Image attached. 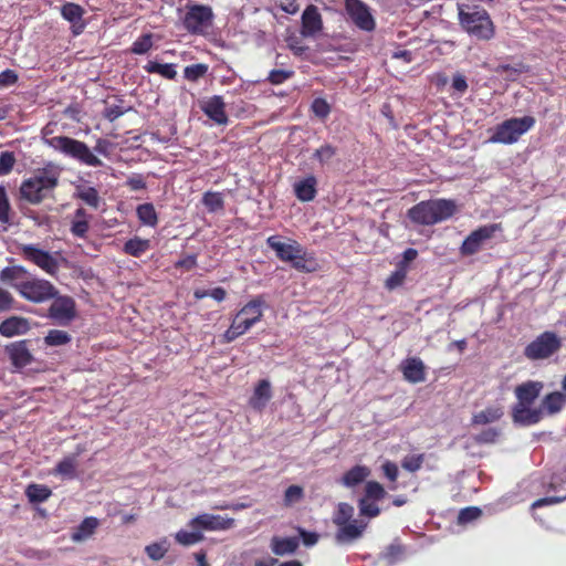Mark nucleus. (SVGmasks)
Wrapping results in <instances>:
<instances>
[{
    "label": "nucleus",
    "mask_w": 566,
    "mask_h": 566,
    "mask_svg": "<svg viewBox=\"0 0 566 566\" xmlns=\"http://www.w3.org/2000/svg\"><path fill=\"white\" fill-rule=\"evenodd\" d=\"M458 19L461 28L472 38L490 41L495 35V25L489 12L479 6L459 4Z\"/></svg>",
    "instance_id": "obj_1"
},
{
    "label": "nucleus",
    "mask_w": 566,
    "mask_h": 566,
    "mask_svg": "<svg viewBox=\"0 0 566 566\" xmlns=\"http://www.w3.org/2000/svg\"><path fill=\"white\" fill-rule=\"evenodd\" d=\"M168 549L169 543L166 538H163L159 542H155L147 545L145 547V553L151 560L157 562L164 558Z\"/></svg>",
    "instance_id": "obj_43"
},
{
    "label": "nucleus",
    "mask_w": 566,
    "mask_h": 566,
    "mask_svg": "<svg viewBox=\"0 0 566 566\" xmlns=\"http://www.w3.org/2000/svg\"><path fill=\"white\" fill-rule=\"evenodd\" d=\"M266 307V302L263 295H258L249 301L237 314L235 318L239 319L241 316L255 317L258 316L256 323L261 322L263 317V308Z\"/></svg>",
    "instance_id": "obj_31"
},
{
    "label": "nucleus",
    "mask_w": 566,
    "mask_h": 566,
    "mask_svg": "<svg viewBox=\"0 0 566 566\" xmlns=\"http://www.w3.org/2000/svg\"><path fill=\"white\" fill-rule=\"evenodd\" d=\"M512 421L518 427H530L543 419V408H532L526 405H513L511 409Z\"/></svg>",
    "instance_id": "obj_17"
},
{
    "label": "nucleus",
    "mask_w": 566,
    "mask_h": 566,
    "mask_svg": "<svg viewBox=\"0 0 566 566\" xmlns=\"http://www.w3.org/2000/svg\"><path fill=\"white\" fill-rule=\"evenodd\" d=\"M304 496V491L300 485H290L284 492V504L290 506L300 502Z\"/></svg>",
    "instance_id": "obj_59"
},
{
    "label": "nucleus",
    "mask_w": 566,
    "mask_h": 566,
    "mask_svg": "<svg viewBox=\"0 0 566 566\" xmlns=\"http://www.w3.org/2000/svg\"><path fill=\"white\" fill-rule=\"evenodd\" d=\"M370 473L368 467L356 464L342 475L339 483L347 489H354L365 482Z\"/></svg>",
    "instance_id": "obj_27"
},
{
    "label": "nucleus",
    "mask_w": 566,
    "mask_h": 566,
    "mask_svg": "<svg viewBox=\"0 0 566 566\" xmlns=\"http://www.w3.org/2000/svg\"><path fill=\"white\" fill-rule=\"evenodd\" d=\"M407 272L396 266V270L386 279L385 287L389 291H394L401 286L406 280Z\"/></svg>",
    "instance_id": "obj_55"
},
{
    "label": "nucleus",
    "mask_w": 566,
    "mask_h": 566,
    "mask_svg": "<svg viewBox=\"0 0 566 566\" xmlns=\"http://www.w3.org/2000/svg\"><path fill=\"white\" fill-rule=\"evenodd\" d=\"M501 230V226L497 223H490L478 228L472 231L462 242L460 252L462 255H473L479 252L483 243L491 239L497 231Z\"/></svg>",
    "instance_id": "obj_11"
},
{
    "label": "nucleus",
    "mask_w": 566,
    "mask_h": 566,
    "mask_svg": "<svg viewBox=\"0 0 566 566\" xmlns=\"http://www.w3.org/2000/svg\"><path fill=\"white\" fill-rule=\"evenodd\" d=\"M49 307V317L56 321L60 325L69 324L76 315L75 302L70 296L53 297Z\"/></svg>",
    "instance_id": "obj_14"
},
{
    "label": "nucleus",
    "mask_w": 566,
    "mask_h": 566,
    "mask_svg": "<svg viewBox=\"0 0 566 566\" xmlns=\"http://www.w3.org/2000/svg\"><path fill=\"white\" fill-rule=\"evenodd\" d=\"M153 48V34L144 33L137 38L132 46L130 52L137 55L146 54Z\"/></svg>",
    "instance_id": "obj_48"
},
{
    "label": "nucleus",
    "mask_w": 566,
    "mask_h": 566,
    "mask_svg": "<svg viewBox=\"0 0 566 566\" xmlns=\"http://www.w3.org/2000/svg\"><path fill=\"white\" fill-rule=\"evenodd\" d=\"M504 415L503 408L500 406H490L476 412L472 417V424H489L499 421Z\"/></svg>",
    "instance_id": "obj_34"
},
{
    "label": "nucleus",
    "mask_w": 566,
    "mask_h": 566,
    "mask_svg": "<svg viewBox=\"0 0 566 566\" xmlns=\"http://www.w3.org/2000/svg\"><path fill=\"white\" fill-rule=\"evenodd\" d=\"M387 496L386 489L377 481H367L365 484L364 495L361 497H365L370 501L379 502L384 500Z\"/></svg>",
    "instance_id": "obj_42"
},
{
    "label": "nucleus",
    "mask_w": 566,
    "mask_h": 566,
    "mask_svg": "<svg viewBox=\"0 0 566 566\" xmlns=\"http://www.w3.org/2000/svg\"><path fill=\"white\" fill-rule=\"evenodd\" d=\"M71 340V335L67 332L61 329H50L44 337L45 345L51 347L66 345Z\"/></svg>",
    "instance_id": "obj_44"
},
{
    "label": "nucleus",
    "mask_w": 566,
    "mask_h": 566,
    "mask_svg": "<svg viewBox=\"0 0 566 566\" xmlns=\"http://www.w3.org/2000/svg\"><path fill=\"white\" fill-rule=\"evenodd\" d=\"M418 256V251L413 248H408L402 252L401 260L396 264L397 268L402 269L408 273L409 263Z\"/></svg>",
    "instance_id": "obj_62"
},
{
    "label": "nucleus",
    "mask_w": 566,
    "mask_h": 566,
    "mask_svg": "<svg viewBox=\"0 0 566 566\" xmlns=\"http://www.w3.org/2000/svg\"><path fill=\"white\" fill-rule=\"evenodd\" d=\"M82 452L83 448L78 446L75 453L64 457L56 463L53 473L64 480H74L76 478L77 458Z\"/></svg>",
    "instance_id": "obj_26"
},
{
    "label": "nucleus",
    "mask_w": 566,
    "mask_h": 566,
    "mask_svg": "<svg viewBox=\"0 0 566 566\" xmlns=\"http://www.w3.org/2000/svg\"><path fill=\"white\" fill-rule=\"evenodd\" d=\"M345 12L353 24L365 32L376 29L370 7L361 0H344Z\"/></svg>",
    "instance_id": "obj_8"
},
{
    "label": "nucleus",
    "mask_w": 566,
    "mask_h": 566,
    "mask_svg": "<svg viewBox=\"0 0 566 566\" xmlns=\"http://www.w3.org/2000/svg\"><path fill=\"white\" fill-rule=\"evenodd\" d=\"M311 111L316 117L325 119L331 113V105L325 98L316 97L311 104Z\"/></svg>",
    "instance_id": "obj_54"
},
{
    "label": "nucleus",
    "mask_w": 566,
    "mask_h": 566,
    "mask_svg": "<svg viewBox=\"0 0 566 566\" xmlns=\"http://www.w3.org/2000/svg\"><path fill=\"white\" fill-rule=\"evenodd\" d=\"M29 346V339L15 340L4 346V353L14 370H21L33 363L34 357Z\"/></svg>",
    "instance_id": "obj_12"
},
{
    "label": "nucleus",
    "mask_w": 566,
    "mask_h": 566,
    "mask_svg": "<svg viewBox=\"0 0 566 566\" xmlns=\"http://www.w3.org/2000/svg\"><path fill=\"white\" fill-rule=\"evenodd\" d=\"M52 495V490L44 484L31 483L25 489V496L30 503L45 502Z\"/></svg>",
    "instance_id": "obj_36"
},
{
    "label": "nucleus",
    "mask_w": 566,
    "mask_h": 566,
    "mask_svg": "<svg viewBox=\"0 0 566 566\" xmlns=\"http://www.w3.org/2000/svg\"><path fill=\"white\" fill-rule=\"evenodd\" d=\"M336 155V148L331 144H324L315 150L313 159L319 161L321 165H325Z\"/></svg>",
    "instance_id": "obj_56"
},
{
    "label": "nucleus",
    "mask_w": 566,
    "mask_h": 566,
    "mask_svg": "<svg viewBox=\"0 0 566 566\" xmlns=\"http://www.w3.org/2000/svg\"><path fill=\"white\" fill-rule=\"evenodd\" d=\"M73 197L80 199L93 209H98L102 201L97 189L85 185H76Z\"/></svg>",
    "instance_id": "obj_32"
},
{
    "label": "nucleus",
    "mask_w": 566,
    "mask_h": 566,
    "mask_svg": "<svg viewBox=\"0 0 566 566\" xmlns=\"http://www.w3.org/2000/svg\"><path fill=\"white\" fill-rule=\"evenodd\" d=\"M501 436V430L495 427H490L482 430L480 433L474 434L473 439L479 444L495 443Z\"/></svg>",
    "instance_id": "obj_52"
},
{
    "label": "nucleus",
    "mask_w": 566,
    "mask_h": 566,
    "mask_svg": "<svg viewBox=\"0 0 566 566\" xmlns=\"http://www.w3.org/2000/svg\"><path fill=\"white\" fill-rule=\"evenodd\" d=\"M358 510L360 516L368 518L377 517L381 512L380 507L377 505V502L367 500L365 497H360L358 500Z\"/></svg>",
    "instance_id": "obj_49"
},
{
    "label": "nucleus",
    "mask_w": 566,
    "mask_h": 566,
    "mask_svg": "<svg viewBox=\"0 0 566 566\" xmlns=\"http://www.w3.org/2000/svg\"><path fill=\"white\" fill-rule=\"evenodd\" d=\"M381 470L384 475L389 480V482L395 483L399 475L398 465L392 461H385L381 465Z\"/></svg>",
    "instance_id": "obj_64"
},
{
    "label": "nucleus",
    "mask_w": 566,
    "mask_h": 566,
    "mask_svg": "<svg viewBox=\"0 0 566 566\" xmlns=\"http://www.w3.org/2000/svg\"><path fill=\"white\" fill-rule=\"evenodd\" d=\"M293 76L294 71L292 70H272L270 71L266 81L273 85H280Z\"/></svg>",
    "instance_id": "obj_60"
},
{
    "label": "nucleus",
    "mask_w": 566,
    "mask_h": 566,
    "mask_svg": "<svg viewBox=\"0 0 566 566\" xmlns=\"http://www.w3.org/2000/svg\"><path fill=\"white\" fill-rule=\"evenodd\" d=\"M59 185V172L48 167L38 169L31 177L24 179L19 188L20 198L31 205H40L48 192Z\"/></svg>",
    "instance_id": "obj_3"
},
{
    "label": "nucleus",
    "mask_w": 566,
    "mask_h": 566,
    "mask_svg": "<svg viewBox=\"0 0 566 566\" xmlns=\"http://www.w3.org/2000/svg\"><path fill=\"white\" fill-rule=\"evenodd\" d=\"M99 525L98 518L94 516L85 517L73 531L71 538L74 542H82L94 534Z\"/></svg>",
    "instance_id": "obj_33"
},
{
    "label": "nucleus",
    "mask_w": 566,
    "mask_h": 566,
    "mask_svg": "<svg viewBox=\"0 0 566 566\" xmlns=\"http://www.w3.org/2000/svg\"><path fill=\"white\" fill-rule=\"evenodd\" d=\"M403 377L411 384H418L426 380L424 364L418 357L407 358L401 365Z\"/></svg>",
    "instance_id": "obj_22"
},
{
    "label": "nucleus",
    "mask_w": 566,
    "mask_h": 566,
    "mask_svg": "<svg viewBox=\"0 0 566 566\" xmlns=\"http://www.w3.org/2000/svg\"><path fill=\"white\" fill-rule=\"evenodd\" d=\"M565 500H566V491L559 495L545 496V497L536 500L535 502H533L532 509L558 504V503L564 502Z\"/></svg>",
    "instance_id": "obj_63"
},
{
    "label": "nucleus",
    "mask_w": 566,
    "mask_h": 566,
    "mask_svg": "<svg viewBox=\"0 0 566 566\" xmlns=\"http://www.w3.org/2000/svg\"><path fill=\"white\" fill-rule=\"evenodd\" d=\"M15 156L13 151H2L0 154V176L9 175L14 165H15Z\"/></svg>",
    "instance_id": "obj_57"
},
{
    "label": "nucleus",
    "mask_w": 566,
    "mask_h": 566,
    "mask_svg": "<svg viewBox=\"0 0 566 566\" xmlns=\"http://www.w3.org/2000/svg\"><path fill=\"white\" fill-rule=\"evenodd\" d=\"M149 249V240L134 237L124 243L123 251L134 258L142 256Z\"/></svg>",
    "instance_id": "obj_39"
},
{
    "label": "nucleus",
    "mask_w": 566,
    "mask_h": 566,
    "mask_svg": "<svg viewBox=\"0 0 566 566\" xmlns=\"http://www.w3.org/2000/svg\"><path fill=\"white\" fill-rule=\"evenodd\" d=\"M10 211L11 206L8 198L7 189L3 185H0V222L8 224L10 223Z\"/></svg>",
    "instance_id": "obj_53"
},
{
    "label": "nucleus",
    "mask_w": 566,
    "mask_h": 566,
    "mask_svg": "<svg viewBox=\"0 0 566 566\" xmlns=\"http://www.w3.org/2000/svg\"><path fill=\"white\" fill-rule=\"evenodd\" d=\"M84 13V9L74 2H65L61 7V15L71 23V30L74 35L81 34L86 28V22L83 19Z\"/></svg>",
    "instance_id": "obj_20"
},
{
    "label": "nucleus",
    "mask_w": 566,
    "mask_h": 566,
    "mask_svg": "<svg viewBox=\"0 0 566 566\" xmlns=\"http://www.w3.org/2000/svg\"><path fill=\"white\" fill-rule=\"evenodd\" d=\"M255 317H247L243 321H238V318H233L230 327L223 333L222 338L223 343H231L237 339L239 336L247 333L250 328H252L256 324Z\"/></svg>",
    "instance_id": "obj_30"
},
{
    "label": "nucleus",
    "mask_w": 566,
    "mask_h": 566,
    "mask_svg": "<svg viewBox=\"0 0 566 566\" xmlns=\"http://www.w3.org/2000/svg\"><path fill=\"white\" fill-rule=\"evenodd\" d=\"M18 289L25 300L33 303H42L57 295L54 285L46 280L22 282Z\"/></svg>",
    "instance_id": "obj_10"
},
{
    "label": "nucleus",
    "mask_w": 566,
    "mask_h": 566,
    "mask_svg": "<svg viewBox=\"0 0 566 566\" xmlns=\"http://www.w3.org/2000/svg\"><path fill=\"white\" fill-rule=\"evenodd\" d=\"M136 214L142 224L155 228L158 223V216L153 203H142L136 208Z\"/></svg>",
    "instance_id": "obj_38"
},
{
    "label": "nucleus",
    "mask_w": 566,
    "mask_h": 566,
    "mask_svg": "<svg viewBox=\"0 0 566 566\" xmlns=\"http://www.w3.org/2000/svg\"><path fill=\"white\" fill-rule=\"evenodd\" d=\"M29 274L28 270L22 265L7 266L0 272L2 282H11L13 280L24 279Z\"/></svg>",
    "instance_id": "obj_47"
},
{
    "label": "nucleus",
    "mask_w": 566,
    "mask_h": 566,
    "mask_svg": "<svg viewBox=\"0 0 566 566\" xmlns=\"http://www.w3.org/2000/svg\"><path fill=\"white\" fill-rule=\"evenodd\" d=\"M565 400L566 396L564 394L554 391L544 397L541 408L545 409L549 415H555L562 410Z\"/></svg>",
    "instance_id": "obj_40"
},
{
    "label": "nucleus",
    "mask_w": 566,
    "mask_h": 566,
    "mask_svg": "<svg viewBox=\"0 0 566 566\" xmlns=\"http://www.w3.org/2000/svg\"><path fill=\"white\" fill-rule=\"evenodd\" d=\"M457 211L452 199H430L420 201L408 210V218L416 224L433 226L450 219Z\"/></svg>",
    "instance_id": "obj_2"
},
{
    "label": "nucleus",
    "mask_w": 566,
    "mask_h": 566,
    "mask_svg": "<svg viewBox=\"0 0 566 566\" xmlns=\"http://www.w3.org/2000/svg\"><path fill=\"white\" fill-rule=\"evenodd\" d=\"M201 111L218 125H227L226 103L221 95H213L201 103Z\"/></svg>",
    "instance_id": "obj_19"
},
{
    "label": "nucleus",
    "mask_w": 566,
    "mask_h": 566,
    "mask_svg": "<svg viewBox=\"0 0 566 566\" xmlns=\"http://www.w3.org/2000/svg\"><path fill=\"white\" fill-rule=\"evenodd\" d=\"M290 265L302 273H313L319 269L318 261L314 252H310L302 247L301 252L290 262Z\"/></svg>",
    "instance_id": "obj_23"
},
{
    "label": "nucleus",
    "mask_w": 566,
    "mask_h": 566,
    "mask_svg": "<svg viewBox=\"0 0 566 566\" xmlns=\"http://www.w3.org/2000/svg\"><path fill=\"white\" fill-rule=\"evenodd\" d=\"M175 538L177 543H179L180 545L190 546L199 543L203 538V535L197 528H193V531L191 532L180 530L179 532L176 533Z\"/></svg>",
    "instance_id": "obj_46"
},
{
    "label": "nucleus",
    "mask_w": 566,
    "mask_h": 566,
    "mask_svg": "<svg viewBox=\"0 0 566 566\" xmlns=\"http://www.w3.org/2000/svg\"><path fill=\"white\" fill-rule=\"evenodd\" d=\"M119 104L117 105H109L107 104L103 111V117L107 119L108 122H114L120 116H123L125 113L132 109V107H124L122 104L124 101L122 98L117 99Z\"/></svg>",
    "instance_id": "obj_51"
},
{
    "label": "nucleus",
    "mask_w": 566,
    "mask_h": 566,
    "mask_svg": "<svg viewBox=\"0 0 566 566\" xmlns=\"http://www.w3.org/2000/svg\"><path fill=\"white\" fill-rule=\"evenodd\" d=\"M144 70L147 73L159 74V75H161L163 77H165L167 80H174L176 77V75H177V72H176V69H175V64H171V63L161 64V63H158V62H155V61H149L144 66Z\"/></svg>",
    "instance_id": "obj_41"
},
{
    "label": "nucleus",
    "mask_w": 566,
    "mask_h": 566,
    "mask_svg": "<svg viewBox=\"0 0 566 566\" xmlns=\"http://www.w3.org/2000/svg\"><path fill=\"white\" fill-rule=\"evenodd\" d=\"M272 398L271 382L268 379H261L254 388L249 403L254 410H263Z\"/></svg>",
    "instance_id": "obj_28"
},
{
    "label": "nucleus",
    "mask_w": 566,
    "mask_h": 566,
    "mask_svg": "<svg viewBox=\"0 0 566 566\" xmlns=\"http://www.w3.org/2000/svg\"><path fill=\"white\" fill-rule=\"evenodd\" d=\"M213 12L209 6L187 4L182 27L191 34H202L212 24Z\"/></svg>",
    "instance_id": "obj_7"
},
{
    "label": "nucleus",
    "mask_w": 566,
    "mask_h": 566,
    "mask_svg": "<svg viewBox=\"0 0 566 566\" xmlns=\"http://www.w3.org/2000/svg\"><path fill=\"white\" fill-rule=\"evenodd\" d=\"M423 460H424L423 454L407 455L402 459L401 465L405 470H407L409 472H417L418 470H420V468L423 463Z\"/></svg>",
    "instance_id": "obj_61"
},
{
    "label": "nucleus",
    "mask_w": 566,
    "mask_h": 566,
    "mask_svg": "<svg viewBox=\"0 0 566 566\" xmlns=\"http://www.w3.org/2000/svg\"><path fill=\"white\" fill-rule=\"evenodd\" d=\"M209 66L203 63L190 64L184 69V77L190 82H197L208 73Z\"/></svg>",
    "instance_id": "obj_50"
},
{
    "label": "nucleus",
    "mask_w": 566,
    "mask_h": 566,
    "mask_svg": "<svg viewBox=\"0 0 566 566\" xmlns=\"http://www.w3.org/2000/svg\"><path fill=\"white\" fill-rule=\"evenodd\" d=\"M266 245L275 252L276 258L282 261L290 263L295 259L296 254L301 252L303 247L296 240L286 239L282 241L281 235H271L266 239Z\"/></svg>",
    "instance_id": "obj_13"
},
{
    "label": "nucleus",
    "mask_w": 566,
    "mask_h": 566,
    "mask_svg": "<svg viewBox=\"0 0 566 566\" xmlns=\"http://www.w3.org/2000/svg\"><path fill=\"white\" fill-rule=\"evenodd\" d=\"M405 553L406 547L395 541L379 554V559L385 560L387 566H394L398 562L403 560Z\"/></svg>",
    "instance_id": "obj_35"
},
{
    "label": "nucleus",
    "mask_w": 566,
    "mask_h": 566,
    "mask_svg": "<svg viewBox=\"0 0 566 566\" xmlns=\"http://www.w3.org/2000/svg\"><path fill=\"white\" fill-rule=\"evenodd\" d=\"M367 526L368 523L363 520L336 525L337 531L334 534V541L339 546L353 544L363 537Z\"/></svg>",
    "instance_id": "obj_15"
},
{
    "label": "nucleus",
    "mask_w": 566,
    "mask_h": 566,
    "mask_svg": "<svg viewBox=\"0 0 566 566\" xmlns=\"http://www.w3.org/2000/svg\"><path fill=\"white\" fill-rule=\"evenodd\" d=\"M300 546V538L296 536H273L270 541V549L276 556L293 555Z\"/></svg>",
    "instance_id": "obj_24"
},
{
    "label": "nucleus",
    "mask_w": 566,
    "mask_h": 566,
    "mask_svg": "<svg viewBox=\"0 0 566 566\" xmlns=\"http://www.w3.org/2000/svg\"><path fill=\"white\" fill-rule=\"evenodd\" d=\"M543 389L541 381L528 380L515 387L514 394L517 399L515 405L532 406Z\"/></svg>",
    "instance_id": "obj_21"
},
{
    "label": "nucleus",
    "mask_w": 566,
    "mask_h": 566,
    "mask_svg": "<svg viewBox=\"0 0 566 566\" xmlns=\"http://www.w3.org/2000/svg\"><path fill=\"white\" fill-rule=\"evenodd\" d=\"M354 514L355 509L352 504L347 502H340L337 504L336 510L333 513L332 522L336 526L356 521L354 518Z\"/></svg>",
    "instance_id": "obj_37"
},
{
    "label": "nucleus",
    "mask_w": 566,
    "mask_h": 566,
    "mask_svg": "<svg viewBox=\"0 0 566 566\" xmlns=\"http://www.w3.org/2000/svg\"><path fill=\"white\" fill-rule=\"evenodd\" d=\"M323 29V21L319 10L316 6H307L301 18V34L304 38H314Z\"/></svg>",
    "instance_id": "obj_18"
},
{
    "label": "nucleus",
    "mask_w": 566,
    "mask_h": 566,
    "mask_svg": "<svg viewBox=\"0 0 566 566\" xmlns=\"http://www.w3.org/2000/svg\"><path fill=\"white\" fill-rule=\"evenodd\" d=\"M19 249L24 260L35 264L48 274L54 275L59 271V261L50 252L35 244H21Z\"/></svg>",
    "instance_id": "obj_9"
},
{
    "label": "nucleus",
    "mask_w": 566,
    "mask_h": 566,
    "mask_svg": "<svg viewBox=\"0 0 566 566\" xmlns=\"http://www.w3.org/2000/svg\"><path fill=\"white\" fill-rule=\"evenodd\" d=\"M481 514H482L481 509H479L476 506L464 507L459 512L458 523L459 524H468V523L473 522L476 518H479L481 516Z\"/></svg>",
    "instance_id": "obj_58"
},
{
    "label": "nucleus",
    "mask_w": 566,
    "mask_h": 566,
    "mask_svg": "<svg viewBox=\"0 0 566 566\" xmlns=\"http://www.w3.org/2000/svg\"><path fill=\"white\" fill-rule=\"evenodd\" d=\"M536 119L526 115L523 117H511L492 128L488 143L512 145L518 142L522 135L534 127Z\"/></svg>",
    "instance_id": "obj_5"
},
{
    "label": "nucleus",
    "mask_w": 566,
    "mask_h": 566,
    "mask_svg": "<svg viewBox=\"0 0 566 566\" xmlns=\"http://www.w3.org/2000/svg\"><path fill=\"white\" fill-rule=\"evenodd\" d=\"M234 520L221 515L203 513L193 517L189 525L199 531H224L233 526Z\"/></svg>",
    "instance_id": "obj_16"
},
{
    "label": "nucleus",
    "mask_w": 566,
    "mask_h": 566,
    "mask_svg": "<svg viewBox=\"0 0 566 566\" xmlns=\"http://www.w3.org/2000/svg\"><path fill=\"white\" fill-rule=\"evenodd\" d=\"M317 180L311 175L294 184V193L300 201H312L317 193Z\"/></svg>",
    "instance_id": "obj_29"
},
{
    "label": "nucleus",
    "mask_w": 566,
    "mask_h": 566,
    "mask_svg": "<svg viewBox=\"0 0 566 566\" xmlns=\"http://www.w3.org/2000/svg\"><path fill=\"white\" fill-rule=\"evenodd\" d=\"M202 203L209 212H217L224 207L223 197L220 192H205L202 197Z\"/></svg>",
    "instance_id": "obj_45"
},
{
    "label": "nucleus",
    "mask_w": 566,
    "mask_h": 566,
    "mask_svg": "<svg viewBox=\"0 0 566 566\" xmlns=\"http://www.w3.org/2000/svg\"><path fill=\"white\" fill-rule=\"evenodd\" d=\"M30 329V323L24 317L11 316L0 323V335L13 337L24 335Z\"/></svg>",
    "instance_id": "obj_25"
},
{
    "label": "nucleus",
    "mask_w": 566,
    "mask_h": 566,
    "mask_svg": "<svg viewBox=\"0 0 566 566\" xmlns=\"http://www.w3.org/2000/svg\"><path fill=\"white\" fill-rule=\"evenodd\" d=\"M44 143L76 163L88 167H102L103 161L93 153L88 145L69 136H54L45 138Z\"/></svg>",
    "instance_id": "obj_4"
},
{
    "label": "nucleus",
    "mask_w": 566,
    "mask_h": 566,
    "mask_svg": "<svg viewBox=\"0 0 566 566\" xmlns=\"http://www.w3.org/2000/svg\"><path fill=\"white\" fill-rule=\"evenodd\" d=\"M562 346V338L555 332L545 331L525 346L523 355L531 361L544 360L556 354Z\"/></svg>",
    "instance_id": "obj_6"
}]
</instances>
